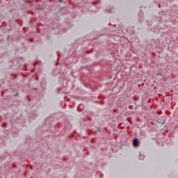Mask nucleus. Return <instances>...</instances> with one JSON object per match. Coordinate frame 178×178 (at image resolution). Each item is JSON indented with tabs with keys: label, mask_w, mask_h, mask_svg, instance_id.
<instances>
[{
	"label": "nucleus",
	"mask_w": 178,
	"mask_h": 178,
	"mask_svg": "<svg viewBox=\"0 0 178 178\" xmlns=\"http://www.w3.org/2000/svg\"><path fill=\"white\" fill-rule=\"evenodd\" d=\"M59 2H62V0H59Z\"/></svg>",
	"instance_id": "obj_3"
},
{
	"label": "nucleus",
	"mask_w": 178,
	"mask_h": 178,
	"mask_svg": "<svg viewBox=\"0 0 178 178\" xmlns=\"http://www.w3.org/2000/svg\"><path fill=\"white\" fill-rule=\"evenodd\" d=\"M134 147H138V139L134 138L133 141Z\"/></svg>",
	"instance_id": "obj_1"
},
{
	"label": "nucleus",
	"mask_w": 178,
	"mask_h": 178,
	"mask_svg": "<svg viewBox=\"0 0 178 178\" xmlns=\"http://www.w3.org/2000/svg\"><path fill=\"white\" fill-rule=\"evenodd\" d=\"M139 159H140V161H143V159H144V156L140 155L139 156Z\"/></svg>",
	"instance_id": "obj_2"
}]
</instances>
